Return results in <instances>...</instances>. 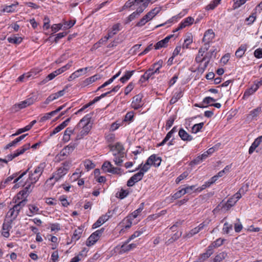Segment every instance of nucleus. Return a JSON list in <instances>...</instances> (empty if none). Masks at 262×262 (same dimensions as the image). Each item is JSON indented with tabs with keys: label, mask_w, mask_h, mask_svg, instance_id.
Masks as SVG:
<instances>
[{
	"label": "nucleus",
	"mask_w": 262,
	"mask_h": 262,
	"mask_svg": "<svg viewBox=\"0 0 262 262\" xmlns=\"http://www.w3.org/2000/svg\"><path fill=\"white\" fill-rule=\"evenodd\" d=\"M226 256L227 254L225 252H221L215 256L212 262H220L224 259Z\"/></svg>",
	"instance_id": "nucleus-42"
},
{
	"label": "nucleus",
	"mask_w": 262,
	"mask_h": 262,
	"mask_svg": "<svg viewBox=\"0 0 262 262\" xmlns=\"http://www.w3.org/2000/svg\"><path fill=\"white\" fill-rule=\"evenodd\" d=\"M83 135H86L91 130L93 124L91 114H88L83 118Z\"/></svg>",
	"instance_id": "nucleus-4"
},
{
	"label": "nucleus",
	"mask_w": 262,
	"mask_h": 262,
	"mask_svg": "<svg viewBox=\"0 0 262 262\" xmlns=\"http://www.w3.org/2000/svg\"><path fill=\"white\" fill-rule=\"evenodd\" d=\"M30 147V143L25 144L23 146L21 147L20 148L16 150L15 153L17 155V156L18 157L19 155L23 154L26 150L29 149Z\"/></svg>",
	"instance_id": "nucleus-36"
},
{
	"label": "nucleus",
	"mask_w": 262,
	"mask_h": 262,
	"mask_svg": "<svg viewBox=\"0 0 262 262\" xmlns=\"http://www.w3.org/2000/svg\"><path fill=\"white\" fill-rule=\"evenodd\" d=\"M39 177L36 174H34V172H30L27 182H31L32 184H35L39 180Z\"/></svg>",
	"instance_id": "nucleus-35"
},
{
	"label": "nucleus",
	"mask_w": 262,
	"mask_h": 262,
	"mask_svg": "<svg viewBox=\"0 0 262 262\" xmlns=\"http://www.w3.org/2000/svg\"><path fill=\"white\" fill-rule=\"evenodd\" d=\"M161 10L160 7H155L148 12L145 15L150 20L160 12Z\"/></svg>",
	"instance_id": "nucleus-21"
},
{
	"label": "nucleus",
	"mask_w": 262,
	"mask_h": 262,
	"mask_svg": "<svg viewBox=\"0 0 262 262\" xmlns=\"http://www.w3.org/2000/svg\"><path fill=\"white\" fill-rule=\"evenodd\" d=\"M62 164L63 165L59 167L56 172L53 173L52 176L47 180L46 183L52 181L53 179H55V182L58 181L62 176L68 172L70 168V163L66 161Z\"/></svg>",
	"instance_id": "nucleus-1"
},
{
	"label": "nucleus",
	"mask_w": 262,
	"mask_h": 262,
	"mask_svg": "<svg viewBox=\"0 0 262 262\" xmlns=\"http://www.w3.org/2000/svg\"><path fill=\"white\" fill-rule=\"evenodd\" d=\"M144 176V174H143L142 172L139 171L138 172L136 173L134 175H133L132 178L135 180L136 183L139 182V181L141 180Z\"/></svg>",
	"instance_id": "nucleus-54"
},
{
	"label": "nucleus",
	"mask_w": 262,
	"mask_h": 262,
	"mask_svg": "<svg viewBox=\"0 0 262 262\" xmlns=\"http://www.w3.org/2000/svg\"><path fill=\"white\" fill-rule=\"evenodd\" d=\"M109 147L111 151L116 150L117 152H115L121 157H124V148L122 144L118 142L115 145H110Z\"/></svg>",
	"instance_id": "nucleus-8"
},
{
	"label": "nucleus",
	"mask_w": 262,
	"mask_h": 262,
	"mask_svg": "<svg viewBox=\"0 0 262 262\" xmlns=\"http://www.w3.org/2000/svg\"><path fill=\"white\" fill-rule=\"evenodd\" d=\"M28 106V104L27 103V102L25 100L24 101H23L20 102V103H19L18 104H15V105H14L13 107H12V108L15 112H17L18 110H19L20 109L24 108Z\"/></svg>",
	"instance_id": "nucleus-34"
},
{
	"label": "nucleus",
	"mask_w": 262,
	"mask_h": 262,
	"mask_svg": "<svg viewBox=\"0 0 262 262\" xmlns=\"http://www.w3.org/2000/svg\"><path fill=\"white\" fill-rule=\"evenodd\" d=\"M151 165L150 162L148 161V159H147L145 163L142 165V163L139 165L138 167L136 168V170H138L141 169L140 170V172H142L144 174L145 172L147 171L150 167Z\"/></svg>",
	"instance_id": "nucleus-22"
},
{
	"label": "nucleus",
	"mask_w": 262,
	"mask_h": 262,
	"mask_svg": "<svg viewBox=\"0 0 262 262\" xmlns=\"http://www.w3.org/2000/svg\"><path fill=\"white\" fill-rule=\"evenodd\" d=\"M215 35L212 29L207 30L204 35L203 38V42H210L214 38Z\"/></svg>",
	"instance_id": "nucleus-17"
},
{
	"label": "nucleus",
	"mask_w": 262,
	"mask_h": 262,
	"mask_svg": "<svg viewBox=\"0 0 262 262\" xmlns=\"http://www.w3.org/2000/svg\"><path fill=\"white\" fill-rule=\"evenodd\" d=\"M12 222L10 221H8L7 222H4L3 224L2 230V235L6 238H8L10 236L9 231L12 228Z\"/></svg>",
	"instance_id": "nucleus-11"
},
{
	"label": "nucleus",
	"mask_w": 262,
	"mask_h": 262,
	"mask_svg": "<svg viewBox=\"0 0 262 262\" xmlns=\"http://www.w3.org/2000/svg\"><path fill=\"white\" fill-rule=\"evenodd\" d=\"M150 20L145 15L136 25V27H141L145 25Z\"/></svg>",
	"instance_id": "nucleus-43"
},
{
	"label": "nucleus",
	"mask_w": 262,
	"mask_h": 262,
	"mask_svg": "<svg viewBox=\"0 0 262 262\" xmlns=\"http://www.w3.org/2000/svg\"><path fill=\"white\" fill-rule=\"evenodd\" d=\"M215 101V99L211 97H206L203 99V103L210 105L211 102H214Z\"/></svg>",
	"instance_id": "nucleus-63"
},
{
	"label": "nucleus",
	"mask_w": 262,
	"mask_h": 262,
	"mask_svg": "<svg viewBox=\"0 0 262 262\" xmlns=\"http://www.w3.org/2000/svg\"><path fill=\"white\" fill-rule=\"evenodd\" d=\"M46 164L45 162L40 163L38 166H37L35 169L34 172V174H37V176L40 178L45 168L46 167Z\"/></svg>",
	"instance_id": "nucleus-27"
},
{
	"label": "nucleus",
	"mask_w": 262,
	"mask_h": 262,
	"mask_svg": "<svg viewBox=\"0 0 262 262\" xmlns=\"http://www.w3.org/2000/svg\"><path fill=\"white\" fill-rule=\"evenodd\" d=\"M186 193V190H184V189H182L177 192H176L172 196V199L173 200L178 199L181 198L182 196Z\"/></svg>",
	"instance_id": "nucleus-47"
},
{
	"label": "nucleus",
	"mask_w": 262,
	"mask_h": 262,
	"mask_svg": "<svg viewBox=\"0 0 262 262\" xmlns=\"http://www.w3.org/2000/svg\"><path fill=\"white\" fill-rule=\"evenodd\" d=\"M147 4L146 2H142L138 6L136 7V13L140 15V14L143 12L144 10L147 7Z\"/></svg>",
	"instance_id": "nucleus-38"
},
{
	"label": "nucleus",
	"mask_w": 262,
	"mask_h": 262,
	"mask_svg": "<svg viewBox=\"0 0 262 262\" xmlns=\"http://www.w3.org/2000/svg\"><path fill=\"white\" fill-rule=\"evenodd\" d=\"M143 96L142 94H139L134 96L133 98L132 103V107L135 110H138L141 108L144 104L142 99Z\"/></svg>",
	"instance_id": "nucleus-6"
},
{
	"label": "nucleus",
	"mask_w": 262,
	"mask_h": 262,
	"mask_svg": "<svg viewBox=\"0 0 262 262\" xmlns=\"http://www.w3.org/2000/svg\"><path fill=\"white\" fill-rule=\"evenodd\" d=\"M181 236V233L179 234L178 232L174 233L169 239L166 242V244L167 245L170 244L177 240Z\"/></svg>",
	"instance_id": "nucleus-46"
},
{
	"label": "nucleus",
	"mask_w": 262,
	"mask_h": 262,
	"mask_svg": "<svg viewBox=\"0 0 262 262\" xmlns=\"http://www.w3.org/2000/svg\"><path fill=\"white\" fill-rule=\"evenodd\" d=\"M34 184H32L31 182H27V181L25 183L26 186L24 188V189H25V191L30 193L32 191L33 188H34Z\"/></svg>",
	"instance_id": "nucleus-55"
},
{
	"label": "nucleus",
	"mask_w": 262,
	"mask_h": 262,
	"mask_svg": "<svg viewBox=\"0 0 262 262\" xmlns=\"http://www.w3.org/2000/svg\"><path fill=\"white\" fill-rule=\"evenodd\" d=\"M84 166L88 171L94 168L95 164L90 160H86L84 161Z\"/></svg>",
	"instance_id": "nucleus-51"
},
{
	"label": "nucleus",
	"mask_w": 262,
	"mask_h": 262,
	"mask_svg": "<svg viewBox=\"0 0 262 262\" xmlns=\"http://www.w3.org/2000/svg\"><path fill=\"white\" fill-rule=\"evenodd\" d=\"M81 173L82 170L81 169H76V171L71 176V181L72 182H76V181H78V185H82V179L80 178L81 176Z\"/></svg>",
	"instance_id": "nucleus-13"
},
{
	"label": "nucleus",
	"mask_w": 262,
	"mask_h": 262,
	"mask_svg": "<svg viewBox=\"0 0 262 262\" xmlns=\"http://www.w3.org/2000/svg\"><path fill=\"white\" fill-rule=\"evenodd\" d=\"M259 88L258 84H255L252 85L250 88L247 89L243 96V98L248 97L250 95L254 94Z\"/></svg>",
	"instance_id": "nucleus-18"
},
{
	"label": "nucleus",
	"mask_w": 262,
	"mask_h": 262,
	"mask_svg": "<svg viewBox=\"0 0 262 262\" xmlns=\"http://www.w3.org/2000/svg\"><path fill=\"white\" fill-rule=\"evenodd\" d=\"M143 2L142 0H128L123 6L122 10L130 8L132 10H135L136 7L138 6L140 4Z\"/></svg>",
	"instance_id": "nucleus-7"
},
{
	"label": "nucleus",
	"mask_w": 262,
	"mask_h": 262,
	"mask_svg": "<svg viewBox=\"0 0 262 262\" xmlns=\"http://www.w3.org/2000/svg\"><path fill=\"white\" fill-rule=\"evenodd\" d=\"M139 16L137 14V13H136L135 11L134 12L126 18L125 20V24L129 23V22L136 19V18H138Z\"/></svg>",
	"instance_id": "nucleus-52"
},
{
	"label": "nucleus",
	"mask_w": 262,
	"mask_h": 262,
	"mask_svg": "<svg viewBox=\"0 0 262 262\" xmlns=\"http://www.w3.org/2000/svg\"><path fill=\"white\" fill-rule=\"evenodd\" d=\"M182 96V93L181 91L178 93H176L173 96L170 100V104L175 103Z\"/></svg>",
	"instance_id": "nucleus-45"
},
{
	"label": "nucleus",
	"mask_w": 262,
	"mask_h": 262,
	"mask_svg": "<svg viewBox=\"0 0 262 262\" xmlns=\"http://www.w3.org/2000/svg\"><path fill=\"white\" fill-rule=\"evenodd\" d=\"M127 244V243H126V242L125 243L121 246V251L123 252L128 251L131 249L136 248L137 246L136 244H131L129 245Z\"/></svg>",
	"instance_id": "nucleus-37"
},
{
	"label": "nucleus",
	"mask_w": 262,
	"mask_h": 262,
	"mask_svg": "<svg viewBox=\"0 0 262 262\" xmlns=\"http://www.w3.org/2000/svg\"><path fill=\"white\" fill-rule=\"evenodd\" d=\"M110 212H108L105 214L100 216L98 220L93 225V228H96L102 225L106 222L110 218Z\"/></svg>",
	"instance_id": "nucleus-12"
},
{
	"label": "nucleus",
	"mask_w": 262,
	"mask_h": 262,
	"mask_svg": "<svg viewBox=\"0 0 262 262\" xmlns=\"http://www.w3.org/2000/svg\"><path fill=\"white\" fill-rule=\"evenodd\" d=\"M134 88V84L133 82H130L125 89V94L126 95H128L132 91Z\"/></svg>",
	"instance_id": "nucleus-61"
},
{
	"label": "nucleus",
	"mask_w": 262,
	"mask_h": 262,
	"mask_svg": "<svg viewBox=\"0 0 262 262\" xmlns=\"http://www.w3.org/2000/svg\"><path fill=\"white\" fill-rule=\"evenodd\" d=\"M262 142V136L256 138L252 143V145L249 149V154H252L255 149L261 144Z\"/></svg>",
	"instance_id": "nucleus-19"
},
{
	"label": "nucleus",
	"mask_w": 262,
	"mask_h": 262,
	"mask_svg": "<svg viewBox=\"0 0 262 262\" xmlns=\"http://www.w3.org/2000/svg\"><path fill=\"white\" fill-rule=\"evenodd\" d=\"M113 155L115 157V159H114V161L115 162V164L118 166L121 165L123 162V160L122 159L123 157H120L116 153H114Z\"/></svg>",
	"instance_id": "nucleus-56"
},
{
	"label": "nucleus",
	"mask_w": 262,
	"mask_h": 262,
	"mask_svg": "<svg viewBox=\"0 0 262 262\" xmlns=\"http://www.w3.org/2000/svg\"><path fill=\"white\" fill-rule=\"evenodd\" d=\"M221 0H214L206 6V9L208 10L214 9L220 3Z\"/></svg>",
	"instance_id": "nucleus-48"
},
{
	"label": "nucleus",
	"mask_w": 262,
	"mask_h": 262,
	"mask_svg": "<svg viewBox=\"0 0 262 262\" xmlns=\"http://www.w3.org/2000/svg\"><path fill=\"white\" fill-rule=\"evenodd\" d=\"M135 71H127L125 72V74L124 76H123L122 77L120 78V81L122 83H125L127 80L129 79V78L131 77V76L133 75V74L135 73Z\"/></svg>",
	"instance_id": "nucleus-30"
},
{
	"label": "nucleus",
	"mask_w": 262,
	"mask_h": 262,
	"mask_svg": "<svg viewBox=\"0 0 262 262\" xmlns=\"http://www.w3.org/2000/svg\"><path fill=\"white\" fill-rule=\"evenodd\" d=\"M193 21L194 18L191 16L186 18L179 24V27L173 32L178 31L187 26L191 25L193 23Z\"/></svg>",
	"instance_id": "nucleus-10"
},
{
	"label": "nucleus",
	"mask_w": 262,
	"mask_h": 262,
	"mask_svg": "<svg viewBox=\"0 0 262 262\" xmlns=\"http://www.w3.org/2000/svg\"><path fill=\"white\" fill-rule=\"evenodd\" d=\"M254 56L257 58H262V49L258 48L255 50L254 52Z\"/></svg>",
	"instance_id": "nucleus-64"
},
{
	"label": "nucleus",
	"mask_w": 262,
	"mask_h": 262,
	"mask_svg": "<svg viewBox=\"0 0 262 262\" xmlns=\"http://www.w3.org/2000/svg\"><path fill=\"white\" fill-rule=\"evenodd\" d=\"M232 229V225L229 224L227 222H226L223 228V230L224 233L228 234L230 230Z\"/></svg>",
	"instance_id": "nucleus-57"
},
{
	"label": "nucleus",
	"mask_w": 262,
	"mask_h": 262,
	"mask_svg": "<svg viewBox=\"0 0 262 262\" xmlns=\"http://www.w3.org/2000/svg\"><path fill=\"white\" fill-rule=\"evenodd\" d=\"M148 159V161L150 162L151 165H153L156 167H159L162 161L161 158L157 156L155 154L151 155Z\"/></svg>",
	"instance_id": "nucleus-15"
},
{
	"label": "nucleus",
	"mask_w": 262,
	"mask_h": 262,
	"mask_svg": "<svg viewBox=\"0 0 262 262\" xmlns=\"http://www.w3.org/2000/svg\"><path fill=\"white\" fill-rule=\"evenodd\" d=\"M244 187H242L239 189L238 191L234 194L232 197L230 198L227 201L226 206L227 208L231 207L234 206L237 201L241 198L242 194H244L245 192L247 190L248 185H246L245 187V190L244 189Z\"/></svg>",
	"instance_id": "nucleus-2"
},
{
	"label": "nucleus",
	"mask_w": 262,
	"mask_h": 262,
	"mask_svg": "<svg viewBox=\"0 0 262 262\" xmlns=\"http://www.w3.org/2000/svg\"><path fill=\"white\" fill-rule=\"evenodd\" d=\"M36 99L37 97L36 96H32L26 99L25 101L27 102L28 105L29 106L33 104L36 101Z\"/></svg>",
	"instance_id": "nucleus-62"
},
{
	"label": "nucleus",
	"mask_w": 262,
	"mask_h": 262,
	"mask_svg": "<svg viewBox=\"0 0 262 262\" xmlns=\"http://www.w3.org/2000/svg\"><path fill=\"white\" fill-rule=\"evenodd\" d=\"M77 144L75 143L70 144L63 148L60 152L56 155V159L57 161L63 160L76 147Z\"/></svg>",
	"instance_id": "nucleus-3"
},
{
	"label": "nucleus",
	"mask_w": 262,
	"mask_h": 262,
	"mask_svg": "<svg viewBox=\"0 0 262 262\" xmlns=\"http://www.w3.org/2000/svg\"><path fill=\"white\" fill-rule=\"evenodd\" d=\"M174 36V35L171 34L166 36L163 39L158 41L154 46L156 50L160 49L162 48H166L168 46L169 40Z\"/></svg>",
	"instance_id": "nucleus-9"
},
{
	"label": "nucleus",
	"mask_w": 262,
	"mask_h": 262,
	"mask_svg": "<svg viewBox=\"0 0 262 262\" xmlns=\"http://www.w3.org/2000/svg\"><path fill=\"white\" fill-rule=\"evenodd\" d=\"M247 50L246 46L242 45L235 52V55L238 58H242Z\"/></svg>",
	"instance_id": "nucleus-25"
},
{
	"label": "nucleus",
	"mask_w": 262,
	"mask_h": 262,
	"mask_svg": "<svg viewBox=\"0 0 262 262\" xmlns=\"http://www.w3.org/2000/svg\"><path fill=\"white\" fill-rule=\"evenodd\" d=\"M70 118H68L64 121H63L60 124L57 126L59 131L61 130L62 129H63L65 127L67 126V125L68 124L69 122L70 121Z\"/></svg>",
	"instance_id": "nucleus-60"
},
{
	"label": "nucleus",
	"mask_w": 262,
	"mask_h": 262,
	"mask_svg": "<svg viewBox=\"0 0 262 262\" xmlns=\"http://www.w3.org/2000/svg\"><path fill=\"white\" fill-rule=\"evenodd\" d=\"M192 42V38L190 37H187L184 40L183 45V48H188L189 46Z\"/></svg>",
	"instance_id": "nucleus-59"
},
{
	"label": "nucleus",
	"mask_w": 262,
	"mask_h": 262,
	"mask_svg": "<svg viewBox=\"0 0 262 262\" xmlns=\"http://www.w3.org/2000/svg\"><path fill=\"white\" fill-rule=\"evenodd\" d=\"M178 134L180 138L184 141H190L193 139L192 137L183 128L179 129Z\"/></svg>",
	"instance_id": "nucleus-16"
},
{
	"label": "nucleus",
	"mask_w": 262,
	"mask_h": 262,
	"mask_svg": "<svg viewBox=\"0 0 262 262\" xmlns=\"http://www.w3.org/2000/svg\"><path fill=\"white\" fill-rule=\"evenodd\" d=\"M120 31V24H115L112 28V31L109 32L107 36H105V41H107L110 38H111L116 34L118 31Z\"/></svg>",
	"instance_id": "nucleus-20"
},
{
	"label": "nucleus",
	"mask_w": 262,
	"mask_h": 262,
	"mask_svg": "<svg viewBox=\"0 0 262 262\" xmlns=\"http://www.w3.org/2000/svg\"><path fill=\"white\" fill-rule=\"evenodd\" d=\"M104 230V228H102L93 233L88 238L86 243V245L88 246L93 245L99 239Z\"/></svg>",
	"instance_id": "nucleus-5"
},
{
	"label": "nucleus",
	"mask_w": 262,
	"mask_h": 262,
	"mask_svg": "<svg viewBox=\"0 0 262 262\" xmlns=\"http://www.w3.org/2000/svg\"><path fill=\"white\" fill-rule=\"evenodd\" d=\"M189 173L187 171H184L181 175H180L176 179V182L177 184L179 183L182 180L187 178Z\"/></svg>",
	"instance_id": "nucleus-58"
},
{
	"label": "nucleus",
	"mask_w": 262,
	"mask_h": 262,
	"mask_svg": "<svg viewBox=\"0 0 262 262\" xmlns=\"http://www.w3.org/2000/svg\"><path fill=\"white\" fill-rule=\"evenodd\" d=\"M27 202V200L26 199H23L21 201H19L16 204L14 205L13 207L19 214V211L26 205Z\"/></svg>",
	"instance_id": "nucleus-29"
},
{
	"label": "nucleus",
	"mask_w": 262,
	"mask_h": 262,
	"mask_svg": "<svg viewBox=\"0 0 262 262\" xmlns=\"http://www.w3.org/2000/svg\"><path fill=\"white\" fill-rule=\"evenodd\" d=\"M29 193L25 191V189H23V190L20 191L17 195V199L19 200H23L25 199H26V198L29 195Z\"/></svg>",
	"instance_id": "nucleus-50"
},
{
	"label": "nucleus",
	"mask_w": 262,
	"mask_h": 262,
	"mask_svg": "<svg viewBox=\"0 0 262 262\" xmlns=\"http://www.w3.org/2000/svg\"><path fill=\"white\" fill-rule=\"evenodd\" d=\"M82 122V119L79 121L78 124L72 130L70 128H67L64 131V136L69 137L72 132L77 133L80 130V124Z\"/></svg>",
	"instance_id": "nucleus-28"
},
{
	"label": "nucleus",
	"mask_w": 262,
	"mask_h": 262,
	"mask_svg": "<svg viewBox=\"0 0 262 262\" xmlns=\"http://www.w3.org/2000/svg\"><path fill=\"white\" fill-rule=\"evenodd\" d=\"M152 69H148L145 73L141 76L140 80L143 82L144 81L148 80L151 77L155 74L154 71Z\"/></svg>",
	"instance_id": "nucleus-24"
},
{
	"label": "nucleus",
	"mask_w": 262,
	"mask_h": 262,
	"mask_svg": "<svg viewBox=\"0 0 262 262\" xmlns=\"http://www.w3.org/2000/svg\"><path fill=\"white\" fill-rule=\"evenodd\" d=\"M173 133L170 130L166 135V137L163 140V141L158 144V146H161L164 145L167 141H168L170 138L172 136Z\"/></svg>",
	"instance_id": "nucleus-49"
},
{
	"label": "nucleus",
	"mask_w": 262,
	"mask_h": 262,
	"mask_svg": "<svg viewBox=\"0 0 262 262\" xmlns=\"http://www.w3.org/2000/svg\"><path fill=\"white\" fill-rule=\"evenodd\" d=\"M162 65H163V61L161 60H159L156 63H155L153 64V67L155 68L154 72H155L156 73H160L159 70H160V69H161L162 68Z\"/></svg>",
	"instance_id": "nucleus-53"
},
{
	"label": "nucleus",
	"mask_w": 262,
	"mask_h": 262,
	"mask_svg": "<svg viewBox=\"0 0 262 262\" xmlns=\"http://www.w3.org/2000/svg\"><path fill=\"white\" fill-rule=\"evenodd\" d=\"M18 215V212H17L13 207L9 209L7 214V216L10 218V221L11 222H13V221L16 219Z\"/></svg>",
	"instance_id": "nucleus-26"
},
{
	"label": "nucleus",
	"mask_w": 262,
	"mask_h": 262,
	"mask_svg": "<svg viewBox=\"0 0 262 262\" xmlns=\"http://www.w3.org/2000/svg\"><path fill=\"white\" fill-rule=\"evenodd\" d=\"M204 125V122L194 124L191 128V132L192 133L196 134L201 130Z\"/></svg>",
	"instance_id": "nucleus-39"
},
{
	"label": "nucleus",
	"mask_w": 262,
	"mask_h": 262,
	"mask_svg": "<svg viewBox=\"0 0 262 262\" xmlns=\"http://www.w3.org/2000/svg\"><path fill=\"white\" fill-rule=\"evenodd\" d=\"M145 230L146 229L145 228H142L140 230L135 231L134 234H133L126 241V243H128L131 240L140 236L145 231Z\"/></svg>",
	"instance_id": "nucleus-31"
},
{
	"label": "nucleus",
	"mask_w": 262,
	"mask_h": 262,
	"mask_svg": "<svg viewBox=\"0 0 262 262\" xmlns=\"http://www.w3.org/2000/svg\"><path fill=\"white\" fill-rule=\"evenodd\" d=\"M213 253V246H209L206 252L205 253H204L202 254L199 259L198 260L199 262H203L205 261L206 259L209 258Z\"/></svg>",
	"instance_id": "nucleus-14"
},
{
	"label": "nucleus",
	"mask_w": 262,
	"mask_h": 262,
	"mask_svg": "<svg viewBox=\"0 0 262 262\" xmlns=\"http://www.w3.org/2000/svg\"><path fill=\"white\" fill-rule=\"evenodd\" d=\"M261 112V107H257L250 112L248 117H250L251 119H253L254 118L257 117Z\"/></svg>",
	"instance_id": "nucleus-32"
},
{
	"label": "nucleus",
	"mask_w": 262,
	"mask_h": 262,
	"mask_svg": "<svg viewBox=\"0 0 262 262\" xmlns=\"http://www.w3.org/2000/svg\"><path fill=\"white\" fill-rule=\"evenodd\" d=\"M176 118H177V116L175 115L171 116L169 118V119L167 120L166 123V129H168L172 126V125L174 120L176 119Z\"/></svg>",
	"instance_id": "nucleus-41"
},
{
	"label": "nucleus",
	"mask_w": 262,
	"mask_h": 262,
	"mask_svg": "<svg viewBox=\"0 0 262 262\" xmlns=\"http://www.w3.org/2000/svg\"><path fill=\"white\" fill-rule=\"evenodd\" d=\"M82 73V69H80L75 72H74L71 75V76L69 77L68 80L69 81H72L76 78L79 77L81 76Z\"/></svg>",
	"instance_id": "nucleus-44"
},
{
	"label": "nucleus",
	"mask_w": 262,
	"mask_h": 262,
	"mask_svg": "<svg viewBox=\"0 0 262 262\" xmlns=\"http://www.w3.org/2000/svg\"><path fill=\"white\" fill-rule=\"evenodd\" d=\"M100 78V77L98 75H95L93 76L88 78L83 81V86H87Z\"/></svg>",
	"instance_id": "nucleus-23"
},
{
	"label": "nucleus",
	"mask_w": 262,
	"mask_h": 262,
	"mask_svg": "<svg viewBox=\"0 0 262 262\" xmlns=\"http://www.w3.org/2000/svg\"><path fill=\"white\" fill-rule=\"evenodd\" d=\"M29 212L30 214H28L29 216H32L34 214H38L39 208L34 205L30 204L28 205Z\"/></svg>",
	"instance_id": "nucleus-33"
},
{
	"label": "nucleus",
	"mask_w": 262,
	"mask_h": 262,
	"mask_svg": "<svg viewBox=\"0 0 262 262\" xmlns=\"http://www.w3.org/2000/svg\"><path fill=\"white\" fill-rule=\"evenodd\" d=\"M22 38L20 37H8L7 40L9 42L14 44H19L22 41Z\"/></svg>",
	"instance_id": "nucleus-40"
}]
</instances>
